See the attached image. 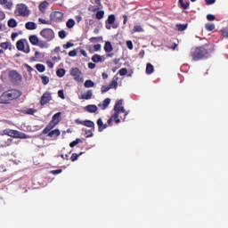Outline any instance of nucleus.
<instances>
[{"mask_svg": "<svg viewBox=\"0 0 228 228\" xmlns=\"http://www.w3.org/2000/svg\"><path fill=\"white\" fill-rule=\"evenodd\" d=\"M97 126H98V131L102 133V131H104L108 127V125L104 124L102 122V118H98L97 120Z\"/></svg>", "mask_w": 228, "mask_h": 228, "instance_id": "nucleus-16", "label": "nucleus"}, {"mask_svg": "<svg viewBox=\"0 0 228 228\" xmlns=\"http://www.w3.org/2000/svg\"><path fill=\"white\" fill-rule=\"evenodd\" d=\"M98 108L95 104L87 105L85 107V110L88 113H95L97 111Z\"/></svg>", "mask_w": 228, "mask_h": 228, "instance_id": "nucleus-17", "label": "nucleus"}, {"mask_svg": "<svg viewBox=\"0 0 228 228\" xmlns=\"http://www.w3.org/2000/svg\"><path fill=\"white\" fill-rule=\"evenodd\" d=\"M122 102V100H118L114 106L115 113L112 115V118L115 120L116 124H120V118H118V115H120V109H118V106H120Z\"/></svg>", "mask_w": 228, "mask_h": 228, "instance_id": "nucleus-9", "label": "nucleus"}, {"mask_svg": "<svg viewBox=\"0 0 228 228\" xmlns=\"http://www.w3.org/2000/svg\"><path fill=\"white\" fill-rule=\"evenodd\" d=\"M144 29L140 25H135L133 28V33H143Z\"/></svg>", "mask_w": 228, "mask_h": 228, "instance_id": "nucleus-31", "label": "nucleus"}, {"mask_svg": "<svg viewBox=\"0 0 228 228\" xmlns=\"http://www.w3.org/2000/svg\"><path fill=\"white\" fill-rule=\"evenodd\" d=\"M26 29H28V31H33L34 29H37V23L33 21H28L25 24Z\"/></svg>", "mask_w": 228, "mask_h": 228, "instance_id": "nucleus-20", "label": "nucleus"}, {"mask_svg": "<svg viewBox=\"0 0 228 228\" xmlns=\"http://www.w3.org/2000/svg\"><path fill=\"white\" fill-rule=\"evenodd\" d=\"M69 74L72 76V77H74L75 81L77 83H83V73L79 68H71Z\"/></svg>", "mask_w": 228, "mask_h": 228, "instance_id": "nucleus-7", "label": "nucleus"}, {"mask_svg": "<svg viewBox=\"0 0 228 228\" xmlns=\"http://www.w3.org/2000/svg\"><path fill=\"white\" fill-rule=\"evenodd\" d=\"M46 65H48L49 69H54V64L51 61H47Z\"/></svg>", "mask_w": 228, "mask_h": 228, "instance_id": "nucleus-56", "label": "nucleus"}, {"mask_svg": "<svg viewBox=\"0 0 228 228\" xmlns=\"http://www.w3.org/2000/svg\"><path fill=\"white\" fill-rule=\"evenodd\" d=\"M207 19L208 20H215L216 17L213 14H208L207 15Z\"/></svg>", "mask_w": 228, "mask_h": 228, "instance_id": "nucleus-57", "label": "nucleus"}, {"mask_svg": "<svg viewBox=\"0 0 228 228\" xmlns=\"http://www.w3.org/2000/svg\"><path fill=\"white\" fill-rule=\"evenodd\" d=\"M25 67H26L28 72H33L34 69H33V68H31V66L26 64Z\"/></svg>", "mask_w": 228, "mask_h": 228, "instance_id": "nucleus-64", "label": "nucleus"}, {"mask_svg": "<svg viewBox=\"0 0 228 228\" xmlns=\"http://www.w3.org/2000/svg\"><path fill=\"white\" fill-rule=\"evenodd\" d=\"M20 97V92L19 90H9L0 96V101L2 104H6L9 101H13V99H19Z\"/></svg>", "mask_w": 228, "mask_h": 228, "instance_id": "nucleus-1", "label": "nucleus"}, {"mask_svg": "<svg viewBox=\"0 0 228 228\" xmlns=\"http://www.w3.org/2000/svg\"><path fill=\"white\" fill-rule=\"evenodd\" d=\"M81 142V139H76L75 141L71 142L69 143V147H76V145L79 144Z\"/></svg>", "mask_w": 228, "mask_h": 228, "instance_id": "nucleus-41", "label": "nucleus"}, {"mask_svg": "<svg viewBox=\"0 0 228 228\" xmlns=\"http://www.w3.org/2000/svg\"><path fill=\"white\" fill-rule=\"evenodd\" d=\"M104 51L105 53H111L113 51V45H111L110 41L105 42Z\"/></svg>", "mask_w": 228, "mask_h": 228, "instance_id": "nucleus-24", "label": "nucleus"}, {"mask_svg": "<svg viewBox=\"0 0 228 228\" xmlns=\"http://www.w3.org/2000/svg\"><path fill=\"white\" fill-rule=\"evenodd\" d=\"M56 75L58 76V77H63V76H65V69H59L56 71Z\"/></svg>", "mask_w": 228, "mask_h": 228, "instance_id": "nucleus-38", "label": "nucleus"}, {"mask_svg": "<svg viewBox=\"0 0 228 228\" xmlns=\"http://www.w3.org/2000/svg\"><path fill=\"white\" fill-rule=\"evenodd\" d=\"M216 0H205L206 4H215Z\"/></svg>", "mask_w": 228, "mask_h": 228, "instance_id": "nucleus-62", "label": "nucleus"}, {"mask_svg": "<svg viewBox=\"0 0 228 228\" xmlns=\"http://www.w3.org/2000/svg\"><path fill=\"white\" fill-rule=\"evenodd\" d=\"M42 83L43 85H48L49 84V77L47 76H41Z\"/></svg>", "mask_w": 228, "mask_h": 228, "instance_id": "nucleus-40", "label": "nucleus"}, {"mask_svg": "<svg viewBox=\"0 0 228 228\" xmlns=\"http://www.w3.org/2000/svg\"><path fill=\"white\" fill-rule=\"evenodd\" d=\"M0 47H2V49H8V43L0 44Z\"/></svg>", "mask_w": 228, "mask_h": 228, "instance_id": "nucleus-60", "label": "nucleus"}, {"mask_svg": "<svg viewBox=\"0 0 228 228\" xmlns=\"http://www.w3.org/2000/svg\"><path fill=\"white\" fill-rule=\"evenodd\" d=\"M188 28V24H177L176 29L177 31H185V29Z\"/></svg>", "mask_w": 228, "mask_h": 228, "instance_id": "nucleus-33", "label": "nucleus"}, {"mask_svg": "<svg viewBox=\"0 0 228 228\" xmlns=\"http://www.w3.org/2000/svg\"><path fill=\"white\" fill-rule=\"evenodd\" d=\"M91 60L94 63H102L106 59L99 54H94Z\"/></svg>", "mask_w": 228, "mask_h": 228, "instance_id": "nucleus-14", "label": "nucleus"}, {"mask_svg": "<svg viewBox=\"0 0 228 228\" xmlns=\"http://www.w3.org/2000/svg\"><path fill=\"white\" fill-rule=\"evenodd\" d=\"M37 45V47H40V49H47L49 47V45L47 44V42L44 40H39Z\"/></svg>", "mask_w": 228, "mask_h": 228, "instance_id": "nucleus-26", "label": "nucleus"}, {"mask_svg": "<svg viewBox=\"0 0 228 228\" xmlns=\"http://www.w3.org/2000/svg\"><path fill=\"white\" fill-rule=\"evenodd\" d=\"M50 20H53V22H61V20H63V12L59 11L51 12Z\"/></svg>", "mask_w": 228, "mask_h": 228, "instance_id": "nucleus-10", "label": "nucleus"}, {"mask_svg": "<svg viewBox=\"0 0 228 228\" xmlns=\"http://www.w3.org/2000/svg\"><path fill=\"white\" fill-rule=\"evenodd\" d=\"M18 51H24V40L20 39L16 43Z\"/></svg>", "mask_w": 228, "mask_h": 228, "instance_id": "nucleus-28", "label": "nucleus"}, {"mask_svg": "<svg viewBox=\"0 0 228 228\" xmlns=\"http://www.w3.org/2000/svg\"><path fill=\"white\" fill-rule=\"evenodd\" d=\"M126 47H128L130 51H133V41H126Z\"/></svg>", "mask_w": 228, "mask_h": 228, "instance_id": "nucleus-52", "label": "nucleus"}, {"mask_svg": "<svg viewBox=\"0 0 228 228\" xmlns=\"http://www.w3.org/2000/svg\"><path fill=\"white\" fill-rule=\"evenodd\" d=\"M119 113H126V109L122 107V104L118 105Z\"/></svg>", "mask_w": 228, "mask_h": 228, "instance_id": "nucleus-58", "label": "nucleus"}, {"mask_svg": "<svg viewBox=\"0 0 228 228\" xmlns=\"http://www.w3.org/2000/svg\"><path fill=\"white\" fill-rule=\"evenodd\" d=\"M111 102V100L110 98H106L102 103H100L98 106L99 108H101L102 110H106V108H108V106H110V103Z\"/></svg>", "mask_w": 228, "mask_h": 228, "instance_id": "nucleus-21", "label": "nucleus"}, {"mask_svg": "<svg viewBox=\"0 0 228 228\" xmlns=\"http://www.w3.org/2000/svg\"><path fill=\"white\" fill-rule=\"evenodd\" d=\"M38 22H40L41 24H46V25L51 24V20H46L42 19V18H38Z\"/></svg>", "mask_w": 228, "mask_h": 228, "instance_id": "nucleus-45", "label": "nucleus"}, {"mask_svg": "<svg viewBox=\"0 0 228 228\" xmlns=\"http://www.w3.org/2000/svg\"><path fill=\"white\" fill-rule=\"evenodd\" d=\"M103 17H104V11H100L96 12V19H98L99 20H101V19H102Z\"/></svg>", "mask_w": 228, "mask_h": 228, "instance_id": "nucleus-42", "label": "nucleus"}, {"mask_svg": "<svg viewBox=\"0 0 228 228\" xmlns=\"http://www.w3.org/2000/svg\"><path fill=\"white\" fill-rule=\"evenodd\" d=\"M114 23H115V15L114 14L109 15L108 20H107V24L111 25Z\"/></svg>", "mask_w": 228, "mask_h": 228, "instance_id": "nucleus-35", "label": "nucleus"}, {"mask_svg": "<svg viewBox=\"0 0 228 228\" xmlns=\"http://www.w3.org/2000/svg\"><path fill=\"white\" fill-rule=\"evenodd\" d=\"M205 28H206L207 31H213V29H215V24L207 23Z\"/></svg>", "mask_w": 228, "mask_h": 228, "instance_id": "nucleus-39", "label": "nucleus"}, {"mask_svg": "<svg viewBox=\"0 0 228 228\" xmlns=\"http://www.w3.org/2000/svg\"><path fill=\"white\" fill-rule=\"evenodd\" d=\"M47 6H49V3L47 1H44L39 4V10L42 13H45V10L47 9Z\"/></svg>", "mask_w": 228, "mask_h": 228, "instance_id": "nucleus-23", "label": "nucleus"}, {"mask_svg": "<svg viewBox=\"0 0 228 228\" xmlns=\"http://www.w3.org/2000/svg\"><path fill=\"white\" fill-rule=\"evenodd\" d=\"M90 42L94 43V42H99V40H102V37H91Z\"/></svg>", "mask_w": 228, "mask_h": 228, "instance_id": "nucleus-54", "label": "nucleus"}, {"mask_svg": "<svg viewBox=\"0 0 228 228\" xmlns=\"http://www.w3.org/2000/svg\"><path fill=\"white\" fill-rule=\"evenodd\" d=\"M27 115H34L35 113H37V110H35L34 109H28L26 110Z\"/></svg>", "mask_w": 228, "mask_h": 228, "instance_id": "nucleus-48", "label": "nucleus"}, {"mask_svg": "<svg viewBox=\"0 0 228 228\" xmlns=\"http://www.w3.org/2000/svg\"><path fill=\"white\" fill-rule=\"evenodd\" d=\"M179 3L182 6V8H183V10H187V8L190 6V2H183V0H179Z\"/></svg>", "mask_w": 228, "mask_h": 228, "instance_id": "nucleus-36", "label": "nucleus"}, {"mask_svg": "<svg viewBox=\"0 0 228 228\" xmlns=\"http://www.w3.org/2000/svg\"><path fill=\"white\" fill-rule=\"evenodd\" d=\"M9 28H17V20L15 19H10L7 22Z\"/></svg>", "mask_w": 228, "mask_h": 228, "instance_id": "nucleus-30", "label": "nucleus"}, {"mask_svg": "<svg viewBox=\"0 0 228 228\" xmlns=\"http://www.w3.org/2000/svg\"><path fill=\"white\" fill-rule=\"evenodd\" d=\"M0 4L5 8V10H12L13 4L12 2H8V0H0Z\"/></svg>", "mask_w": 228, "mask_h": 228, "instance_id": "nucleus-15", "label": "nucleus"}, {"mask_svg": "<svg viewBox=\"0 0 228 228\" xmlns=\"http://www.w3.org/2000/svg\"><path fill=\"white\" fill-rule=\"evenodd\" d=\"M69 47H74V44L68 42L67 44L63 45V49H69Z\"/></svg>", "mask_w": 228, "mask_h": 228, "instance_id": "nucleus-47", "label": "nucleus"}, {"mask_svg": "<svg viewBox=\"0 0 228 228\" xmlns=\"http://www.w3.org/2000/svg\"><path fill=\"white\" fill-rule=\"evenodd\" d=\"M85 133L86 135V138H92L94 136V128H91L90 130L86 129L85 130Z\"/></svg>", "mask_w": 228, "mask_h": 228, "instance_id": "nucleus-37", "label": "nucleus"}, {"mask_svg": "<svg viewBox=\"0 0 228 228\" xmlns=\"http://www.w3.org/2000/svg\"><path fill=\"white\" fill-rule=\"evenodd\" d=\"M60 134H61V132L60 131V129H54L52 130L51 132L48 133L47 136H49L50 138H58V136H60Z\"/></svg>", "mask_w": 228, "mask_h": 228, "instance_id": "nucleus-19", "label": "nucleus"}, {"mask_svg": "<svg viewBox=\"0 0 228 228\" xmlns=\"http://www.w3.org/2000/svg\"><path fill=\"white\" fill-rule=\"evenodd\" d=\"M84 86L86 88H94V86H95V83H94L92 80H86L84 84Z\"/></svg>", "mask_w": 228, "mask_h": 228, "instance_id": "nucleus-32", "label": "nucleus"}, {"mask_svg": "<svg viewBox=\"0 0 228 228\" xmlns=\"http://www.w3.org/2000/svg\"><path fill=\"white\" fill-rule=\"evenodd\" d=\"M93 95H94V93L92 92V90H88L86 93L82 94L79 97V99H84L86 101H90V99H92Z\"/></svg>", "mask_w": 228, "mask_h": 228, "instance_id": "nucleus-18", "label": "nucleus"}, {"mask_svg": "<svg viewBox=\"0 0 228 228\" xmlns=\"http://www.w3.org/2000/svg\"><path fill=\"white\" fill-rule=\"evenodd\" d=\"M94 49L95 52L101 51V45H94Z\"/></svg>", "mask_w": 228, "mask_h": 228, "instance_id": "nucleus-59", "label": "nucleus"}, {"mask_svg": "<svg viewBox=\"0 0 228 228\" xmlns=\"http://www.w3.org/2000/svg\"><path fill=\"white\" fill-rule=\"evenodd\" d=\"M75 20L77 22H81V20H83V17H81V15H77L75 16Z\"/></svg>", "mask_w": 228, "mask_h": 228, "instance_id": "nucleus-61", "label": "nucleus"}, {"mask_svg": "<svg viewBox=\"0 0 228 228\" xmlns=\"http://www.w3.org/2000/svg\"><path fill=\"white\" fill-rule=\"evenodd\" d=\"M40 37L46 40V42H53V39L55 38L54 30L52 28H43L40 33Z\"/></svg>", "mask_w": 228, "mask_h": 228, "instance_id": "nucleus-6", "label": "nucleus"}, {"mask_svg": "<svg viewBox=\"0 0 228 228\" xmlns=\"http://www.w3.org/2000/svg\"><path fill=\"white\" fill-rule=\"evenodd\" d=\"M154 72V66L151 63L146 64V74L151 75Z\"/></svg>", "mask_w": 228, "mask_h": 228, "instance_id": "nucleus-29", "label": "nucleus"}, {"mask_svg": "<svg viewBox=\"0 0 228 228\" xmlns=\"http://www.w3.org/2000/svg\"><path fill=\"white\" fill-rule=\"evenodd\" d=\"M66 26L67 28H69V29H72V28L76 26V21L74 20V19H69L66 22Z\"/></svg>", "mask_w": 228, "mask_h": 228, "instance_id": "nucleus-27", "label": "nucleus"}, {"mask_svg": "<svg viewBox=\"0 0 228 228\" xmlns=\"http://www.w3.org/2000/svg\"><path fill=\"white\" fill-rule=\"evenodd\" d=\"M76 124H79L80 126H85L86 127H90L91 129H93V131H95V123H94V121L92 120H80V119H76L75 120Z\"/></svg>", "mask_w": 228, "mask_h": 228, "instance_id": "nucleus-11", "label": "nucleus"}, {"mask_svg": "<svg viewBox=\"0 0 228 228\" xmlns=\"http://www.w3.org/2000/svg\"><path fill=\"white\" fill-rule=\"evenodd\" d=\"M12 143H13V139L12 138L3 139L2 141H0V147L4 149L6 147H10Z\"/></svg>", "mask_w": 228, "mask_h": 228, "instance_id": "nucleus-13", "label": "nucleus"}, {"mask_svg": "<svg viewBox=\"0 0 228 228\" xmlns=\"http://www.w3.org/2000/svg\"><path fill=\"white\" fill-rule=\"evenodd\" d=\"M53 100V96L51 95V93L45 92L41 97L40 104L41 106H45V104H47V102H51Z\"/></svg>", "mask_w": 228, "mask_h": 228, "instance_id": "nucleus-12", "label": "nucleus"}, {"mask_svg": "<svg viewBox=\"0 0 228 228\" xmlns=\"http://www.w3.org/2000/svg\"><path fill=\"white\" fill-rule=\"evenodd\" d=\"M40 39H38V36L37 35H32L29 37V42L32 44V45H38V42Z\"/></svg>", "mask_w": 228, "mask_h": 228, "instance_id": "nucleus-22", "label": "nucleus"}, {"mask_svg": "<svg viewBox=\"0 0 228 228\" xmlns=\"http://www.w3.org/2000/svg\"><path fill=\"white\" fill-rule=\"evenodd\" d=\"M110 86H102L101 88L102 94H106V92H110Z\"/></svg>", "mask_w": 228, "mask_h": 228, "instance_id": "nucleus-44", "label": "nucleus"}, {"mask_svg": "<svg viewBox=\"0 0 228 228\" xmlns=\"http://www.w3.org/2000/svg\"><path fill=\"white\" fill-rule=\"evenodd\" d=\"M69 56L74 58V56H77V52L76 50H72L69 53Z\"/></svg>", "mask_w": 228, "mask_h": 228, "instance_id": "nucleus-51", "label": "nucleus"}, {"mask_svg": "<svg viewBox=\"0 0 228 228\" xmlns=\"http://www.w3.org/2000/svg\"><path fill=\"white\" fill-rule=\"evenodd\" d=\"M205 54H208V50H206V48H204L203 46L197 47L191 51V57L194 61H199V60H202Z\"/></svg>", "mask_w": 228, "mask_h": 228, "instance_id": "nucleus-5", "label": "nucleus"}, {"mask_svg": "<svg viewBox=\"0 0 228 228\" xmlns=\"http://www.w3.org/2000/svg\"><path fill=\"white\" fill-rule=\"evenodd\" d=\"M81 154H83V152H80L78 155L77 153H73L71 156V161H77V158H79Z\"/></svg>", "mask_w": 228, "mask_h": 228, "instance_id": "nucleus-43", "label": "nucleus"}, {"mask_svg": "<svg viewBox=\"0 0 228 228\" xmlns=\"http://www.w3.org/2000/svg\"><path fill=\"white\" fill-rule=\"evenodd\" d=\"M58 96H59L61 99H65V94H63V90H59V91H58Z\"/></svg>", "mask_w": 228, "mask_h": 228, "instance_id": "nucleus-53", "label": "nucleus"}, {"mask_svg": "<svg viewBox=\"0 0 228 228\" xmlns=\"http://www.w3.org/2000/svg\"><path fill=\"white\" fill-rule=\"evenodd\" d=\"M118 78H113L110 82V84L109 85V87L110 88H114L115 90H117V87L118 86Z\"/></svg>", "mask_w": 228, "mask_h": 228, "instance_id": "nucleus-25", "label": "nucleus"}, {"mask_svg": "<svg viewBox=\"0 0 228 228\" xmlns=\"http://www.w3.org/2000/svg\"><path fill=\"white\" fill-rule=\"evenodd\" d=\"M29 8L25 4H18L16 9L14 10V14L16 17H29Z\"/></svg>", "mask_w": 228, "mask_h": 228, "instance_id": "nucleus-4", "label": "nucleus"}, {"mask_svg": "<svg viewBox=\"0 0 228 228\" xmlns=\"http://www.w3.org/2000/svg\"><path fill=\"white\" fill-rule=\"evenodd\" d=\"M118 72H119V75L126 76V74H127V69L123 68V69H119Z\"/></svg>", "mask_w": 228, "mask_h": 228, "instance_id": "nucleus-50", "label": "nucleus"}, {"mask_svg": "<svg viewBox=\"0 0 228 228\" xmlns=\"http://www.w3.org/2000/svg\"><path fill=\"white\" fill-rule=\"evenodd\" d=\"M88 69H95V63H94V62H89V63H88Z\"/></svg>", "mask_w": 228, "mask_h": 228, "instance_id": "nucleus-63", "label": "nucleus"}, {"mask_svg": "<svg viewBox=\"0 0 228 228\" xmlns=\"http://www.w3.org/2000/svg\"><path fill=\"white\" fill-rule=\"evenodd\" d=\"M61 120V112H57L54 114L52 118V120L48 124V126L43 130V134H47L51 129H54L58 124H60V121Z\"/></svg>", "mask_w": 228, "mask_h": 228, "instance_id": "nucleus-2", "label": "nucleus"}, {"mask_svg": "<svg viewBox=\"0 0 228 228\" xmlns=\"http://www.w3.org/2000/svg\"><path fill=\"white\" fill-rule=\"evenodd\" d=\"M35 67L38 72H45V66L44 64H36Z\"/></svg>", "mask_w": 228, "mask_h": 228, "instance_id": "nucleus-34", "label": "nucleus"}, {"mask_svg": "<svg viewBox=\"0 0 228 228\" xmlns=\"http://www.w3.org/2000/svg\"><path fill=\"white\" fill-rule=\"evenodd\" d=\"M9 77L14 85H20V83H22V75L17 72V70H11L9 72Z\"/></svg>", "mask_w": 228, "mask_h": 228, "instance_id": "nucleus-8", "label": "nucleus"}, {"mask_svg": "<svg viewBox=\"0 0 228 228\" xmlns=\"http://www.w3.org/2000/svg\"><path fill=\"white\" fill-rule=\"evenodd\" d=\"M59 37H61V38H66V37H67V32H65V30H61V31H59Z\"/></svg>", "mask_w": 228, "mask_h": 228, "instance_id": "nucleus-46", "label": "nucleus"}, {"mask_svg": "<svg viewBox=\"0 0 228 228\" xmlns=\"http://www.w3.org/2000/svg\"><path fill=\"white\" fill-rule=\"evenodd\" d=\"M221 33L224 38H228V29L227 28L221 30Z\"/></svg>", "mask_w": 228, "mask_h": 228, "instance_id": "nucleus-49", "label": "nucleus"}, {"mask_svg": "<svg viewBox=\"0 0 228 228\" xmlns=\"http://www.w3.org/2000/svg\"><path fill=\"white\" fill-rule=\"evenodd\" d=\"M4 19H6V14L4 12L0 11V20H4Z\"/></svg>", "mask_w": 228, "mask_h": 228, "instance_id": "nucleus-55", "label": "nucleus"}, {"mask_svg": "<svg viewBox=\"0 0 228 228\" xmlns=\"http://www.w3.org/2000/svg\"><path fill=\"white\" fill-rule=\"evenodd\" d=\"M3 134H5V136H10L11 138H20V140H26L29 138V135H27L26 134L18 130L10 128L3 130Z\"/></svg>", "mask_w": 228, "mask_h": 228, "instance_id": "nucleus-3", "label": "nucleus"}]
</instances>
